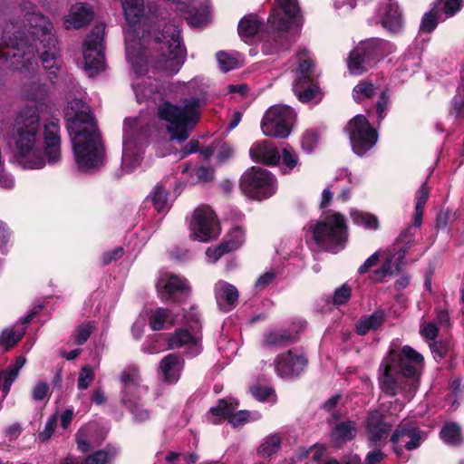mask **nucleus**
Listing matches in <instances>:
<instances>
[{
    "instance_id": "nucleus-36",
    "label": "nucleus",
    "mask_w": 464,
    "mask_h": 464,
    "mask_svg": "<svg viewBox=\"0 0 464 464\" xmlns=\"http://www.w3.org/2000/svg\"><path fill=\"white\" fill-rule=\"evenodd\" d=\"M148 392V387L146 385H136L135 388L128 393L126 387H122L121 390V402L128 408L131 409L139 403L142 397Z\"/></svg>"
},
{
    "instance_id": "nucleus-56",
    "label": "nucleus",
    "mask_w": 464,
    "mask_h": 464,
    "mask_svg": "<svg viewBox=\"0 0 464 464\" xmlns=\"http://www.w3.org/2000/svg\"><path fill=\"white\" fill-rule=\"evenodd\" d=\"M381 251H376L371 255L363 264L358 268V273L363 275L368 273L372 267L376 266L380 261Z\"/></svg>"
},
{
    "instance_id": "nucleus-19",
    "label": "nucleus",
    "mask_w": 464,
    "mask_h": 464,
    "mask_svg": "<svg viewBox=\"0 0 464 464\" xmlns=\"http://www.w3.org/2000/svg\"><path fill=\"white\" fill-rule=\"evenodd\" d=\"M238 402L234 398L220 399L216 406L209 410L211 421L218 423L220 419H227L234 427L244 424L248 420H256L260 418L258 412L251 413L248 411H235Z\"/></svg>"
},
{
    "instance_id": "nucleus-58",
    "label": "nucleus",
    "mask_w": 464,
    "mask_h": 464,
    "mask_svg": "<svg viewBox=\"0 0 464 464\" xmlns=\"http://www.w3.org/2000/svg\"><path fill=\"white\" fill-rule=\"evenodd\" d=\"M188 20L192 26H201L208 22V12L207 8L204 7L201 13L189 14Z\"/></svg>"
},
{
    "instance_id": "nucleus-40",
    "label": "nucleus",
    "mask_w": 464,
    "mask_h": 464,
    "mask_svg": "<svg viewBox=\"0 0 464 464\" xmlns=\"http://www.w3.org/2000/svg\"><path fill=\"white\" fill-rule=\"evenodd\" d=\"M377 88L369 81H361L353 90V98L356 102H361L365 99L372 98L376 92Z\"/></svg>"
},
{
    "instance_id": "nucleus-22",
    "label": "nucleus",
    "mask_w": 464,
    "mask_h": 464,
    "mask_svg": "<svg viewBox=\"0 0 464 464\" xmlns=\"http://www.w3.org/2000/svg\"><path fill=\"white\" fill-rule=\"evenodd\" d=\"M375 24H381L391 33H400L403 28V18L398 4L393 0H381Z\"/></svg>"
},
{
    "instance_id": "nucleus-2",
    "label": "nucleus",
    "mask_w": 464,
    "mask_h": 464,
    "mask_svg": "<svg viewBox=\"0 0 464 464\" xmlns=\"http://www.w3.org/2000/svg\"><path fill=\"white\" fill-rule=\"evenodd\" d=\"M12 136L15 159L24 169H39L46 163L54 165L61 160L60 126L57 119L44 126V147L40 133V114L36 105H25L16 114Z\"/></svg>"
},
{
    "instance_id": "nucleus-45",
    "label": "nucleus",
    "mask_w": 464,
    "mask_h": 464,
    "mask_svg": "<svg viewBox=\"0 0 464 464\" xmlns=\"http://www.w3.org/2000/svg\"><path fill=\"white\" fill-rule=\"evenodd\" d=\"M437 5H435L429 12L425 13L420 25L422 33H430L437 27Z\"/></svg>"
},
{
    "instance_id": "nucleus-14",
    "label": "nucleus",
    "mask_w": 464,
    "mask_h": 464,
    "mask_svg": "<svg viewBox=\"0 0 464 464\" xmlns=\"http://www.w3.org/2000/svg\"><path fill=\"white\" fill-rule=\"evenodd\" d=\"M104 34L105 25L99 24L93 27L84 41L82 47L84 71L90 77L95 76L105 68Z\"/></svg>"
},
{
    "instance_id": "nucleus-12",
    "label": "nucleus",
    "mask_w": 464,
    "mask_h": 464,
    "mask_svg": "<svg viewBox=\"0 0 464 464\" xmlns=\"http://www.w3.org/2000/svg\"><path fill=\"white\" fill-rule=\"evenodd\" d=\"M414 238L411 227H407L401 232L396 240V252H390L380 268L372 271L370 280L374 283H380L385 280L387 276L397 274L402 265L405 255L413 244Z\"/></svg>"
},
{
    "instance_id": "nucleus-24",
    "label": "nucleus",
    "mask_w": 464,
    "mask_h": 464,
    "mask_svg": "<svg viewBox=\"0 0 464 464\" xmlns=\"http://www.w3.org/2000/svg\"><path fill=\"white\" fill-rule=\"evenodd\" d=\"M201 336L197 331L190 333L188 329H179L169 338V346L171 349L186 347L191 355L200 352Z\"/></svg>"
},
{
    "instance_id": "nucleus-54",
    "label": "nucleus",
    "mask_w": 464,
    "mask_h": 464,
    "mask_svg": "<svg viewBox=\"0 0 464 464\" xmlns=\"http://www.w3.org/2000/svg\"><path fill=\"white\" fill-rule=\"evenodd\" d=\"M56 423H57L56 415H52L51 417H49L45 423L44 430L39 433L38 439L43 442L48 440L54 432Z\"/></svg>"
},
{
    "instance_id": "nucleus-27",
    "label": "nucleus",
    "mask_w": 464,
    "mask_h": 464,
    "mask_svg": "<svg viewBox=\"0 0 464 464\" xmlns=\"http://www.w3.org/2000/svg\"><path fill=\"white\" fill-rule=\"evenodd\" d=\"M214 290L217 304L221 310L227 312L237 305L238 291L236 286L225 281H218Z\"/></svg>"
},
{
    "instance_id": "nucleus-8",
    "label": "nucleus",
    "mask_w": 464,
    "mask_h": 464,
    "mask_svg": "<svg viewBox=\"0 0 464 464\" xmlns=\"http://www.w3.org/2000/svg\"><path fill=\"white\" fill-rule=\"evenodd\" d=\"M278 7L284 12L282 17L274 11L268 18V25L275 34V43H265L262 51L266 54L279 53L288 51L295 42V37L288 34L291 21L299 14L297 0H276Z\"/></svg>"
},
{
    "instance_id": "nucleus-35",
    "label": "nucleus",
    "mask_w": 464,
    "mask_h": 464,
    "mask_svg": "<svg viewBox=\"0 0 464 464\" xmlns=\"http://www.w3.org/2000/svg\"><path fill=\"white\" fill-rule=\"evenodd\" d=\"M122 387H126V392L130 393L136 385H143L140 370L136 365L127 366L121 372L120 378Z\"/></svg>"
},
{
    "instance_id": "nucleus-49",
    "label": "nucleus",
    "mask_w": 464,
    "mask_h": 464,
    "mask_svg": "<svg viewBox=\"0 0 464 464\" xmlns=\"http://www.w3.org/2000/svg\"><path fill=\"white\" fill-rule=\"evenodd\" d=\"M89 427H82L76 433V442L79 450L85 453L92 450L91 444L87 439Z\"/></svg>"
},
{
    "instance_id": "nucleus-28",
    "label": "nucleus",
    "mask_w": 464,
    "mask_h": 464,
    "mask_svg": "<svg viewBox=\"0 0 464 464\" xmlns=\"http://www.w3.org/2000/svg\"><path fill=\"white\" fill-rule=\"evenodd\" d=\"M183 367V361L175 354H169L164 357L160 362V370L165 382L169 383L176 382L180 376Z\"/></svg>"
},
{
    "instance_id": "nucleus-62",
    "label": "nucleus",
    "mask_w": 464,
    "mask_h": 464,
    "mask_svg": "<svg viewBox=\"0 0 464 464\" xmlns=\"http://www.w3.org/2000/svg\"><path fill=\"white\" fill-rule=\"evenodd\" d=\"M108 459V453L99 450L86 458L83 464H105Z\"/></svg>"
},
{
    "instance_id": "nucleus-17",
    "label": "nucleus",
    "mask_w": 464,
    "mask_h": 464,
    "mask_svg": "<svg viewBox=\"0 0 464 464\" xmlns=\"http://www.w3.org/2000/svg\"><path fill=\"white\" fill-rule=\"evenodd\" d=\"M426 433L414 422L403 420L392 431L390 442L393 451L400 455L403 450L411 451L418 449L426 440Z\"/></svg>"
},
{
    "instance_id": "nucleus-41",
    "label": "nucleus",
    "mask_w": 464,
    "mask_h": 464,
    "mask_svg": "<svg viewBox=\"0 0 464 464\" xmlns=\"http://www.w3.org/2000/svg\"><path fill=\"white\" fill-rule=\"evenodd\" d=\"M224 244L230 251L239 248L245 242V232L240 227H233L224 237Z\"/></svg>"
},
{
    "instance_id": "nucleus-39",
    "label": "nucleus",
    "mask_w": 464,
    "mask_h": 464,
    "mask_svg": "<svg viewBox=\"0 0 464 464\" xmlns=\"http://www.w3.org/2000/svg\"><path fill=\"white\" fill-rule=\"evenodd\" d=\"M351 217L354 224L366 229L377 230L379 228L378 218L370 213L355 210L352 211Z\"/></svg>"
},
{
    "instance_id": "nucleus-33",
    "label": "nucleus",
    "mask_w": 464,
    "mask_h": 464,
    "mask_svg": "<svg viewBox=\"0 0 464 464\" xmlns=\"http://www.w3.org/2000/svg\"><path fill=\"white\" fill-rule=\"evenodd\" d=\"M295 336L283 330L270 331L264 335V345L267 347H280L292 343Z\"/></svg>"
},
{
    "instance_id": "nucleus-52",
    "label": "nucleus",
    "mask_w": 464,
    "mask_h": 464,
    "mask_svg": "<svg viewBox=\"0 0 464 464\" xmlns=\"http://www.w3.org/2000/svg\"><path fill=\"white\" fill-rule=\"evenodd\" d=\"M282 159L284 165L292 170L298 163V158L293 149L289 146H285L282 150Z\"/></svg>"
},
{
    "instance_id": "nucleus-23",
    "label": "nucleus",
    "mask_w": 464,
    "mask_h": 464,
    "mask_svg": "<svg viewBox=\"0 0 464 464\" xmlns=\"http://www.w3.org/2000/svg\"><path fill=\"white\" fill-rule=\"evenodd\" d=\"M157 291L160 299L169 301L175 294H188L190 286L188 280L182 276L164 273L157 283Z\"/></svg>"
},
{
    "instance_id": "nucleus-31",
    "label": "nucleus",
    "mask_w": 464,
    "mask_h": 464,
    "mask_svg": "<svg viewBox=\"0 0 464 464\" xmlns=\"http://www.w3.org/2000/svg\"><path fill=\"white\" fill-rule=\"evenodd\" d=\"M25 362L24 356H18L14 364L0 373V382L3 380L2 391L4 397L8 394L13 382L18 377L19 372L24 367Z\"/></svg>"
},
{
    "instance_id": "nucleus-55",
    "label": "nucleus",
    "mask_w": 464,
    "mask_h": 464,
    "mask_svg": "<svg viewBox=\"0 0 464 464\" xmlns=\"http://www.w3.org/2000/svg\"><path fill=\"white\" fill-rule=\"evenodd\" d=\"M351 296V288L347 285H343L334 291L333 301L334 304H343Z\"/></svg>"
},
{
    "instance_id": "nucleus-1",
    "label": "nucleus",
    "mask_w": 464,
    "mask_h": 464,
    "mask_svg": "<svg viewBox=\"0 0 464 464\" xmlns=\"http://www.w3.org/2000/svg\"><path fill=\"white\" fill-rule=\"evenodd\" d=\"M127 20L124 27L126 57L136 74L132 83L137 101L141 102L158 92L156 80L141 78L149 64L167 75L177 73L184 63V47L180 32L174 24H168L160 31V24H152L144 17L143 0H121Z\"/></svg>"
},
{
    "instance_id": "nucleus-42",
    "label": "nucleus",
    "mask_w": 464,
    "mask_h": 464,
    "mask_svg": "<svg viewBox=\"0 0 464 464\" xmlns=\"http://www.w3.org/2000/svg\"><path fill=\"white\" fill-rule=\"evenodd\" d=\"M460 427L456 423H448L440 430L441 439L448 444L458 445L462 441Z\"/></svg>"
},
{
    "instance_id": "nucleus-47",
    "label": "nucleus",
    "mask_w": 464,
    "mask_h": 464,
    "mask_svg": "<svg viewBox=\"0 0 464 464\" xmlns=\"http://www.w3.org/2000/svg\"><path fill=\"white\" fill-rule=\"evenodd\" d=\"M95 377V373L93 369L90 365H84L81 369V372L79 373L78 377V389L80 390H86L88 389L91 384L92 383Z\"/></svg>"
},
{
    "instance_id": "nucleus-3",
    "label": "nucleus",
    "mask_w": 464,
    "mask_h": 464,
    "mask_svg": "<svg viewBox=\"0 0 464 464\" xmlns=\"http://www.w3.org/2000/svg\"><path fill=\"white\" fill-rule=\"evenodd\" d=\"M26 20L30 24L28 35H24V33L15 35L10 46L0 49V59L14 70L27 72L30 74L34 72L36 65V50L44 68L51 75L55 76L60 64L53 24L45 16L35 12L28 14Z\"/></svg>"
},
{
    "instance_id": "nucleus-48",
    "label": "nucleus",
    "mask_w": 464,
    "mask_h": 464,
    "mask_svg": "<svg viewBox=\"0 0 464 464\" xmlns=\"http://www.w3.org/2000/svg\"><path fill=\"white\" fill-rule=\"evenodd\" d=\"M50 396V386L45 381L37 382L32 389V397L34 401H44L45 399H49Z\"/></svg>"
},
{
    "instance_id": "nucleus-9",
    "label": "nucleus",
    "mask_w": 464,
    "mask_h": 464,
    "mask_svg": "<svg viewBox=\"0 0 464 464\" xmlns=\"http://www.w3.org/2000/svg\"><path fill=\"white\" fill-rule=\"evenodd\" d=\"M392 51V45L388 41L379 38L362 41L351 51L347 59L348 70L354 75L362 74Z\"/></svg>"
},
{
    "instance_id": "nucleus-29",
    "label": "nucleus",
    "mask_w": 464,
    "mask_h": 464,
    "mask_svg": "<svg viewBox=\"0 0 464 464\" xmlns=\"http://www.w3.org/2000/svg\"><path fill=\"white\" fill-rule=\"evenodd\" d=\"M357 432V426L354 421H343L335 425L331 432L332 441L336 446H341L348 440H353Z\"/></svg>"
},
{
    "instance_id": "nucleus-7",
    "label": "nucleus",
    "mask_w": 464,
    "mask_h": 464,
    "mask_svg": "<svg viewBox=\"0 0 464 464\" xmlns=\"http://www.w3.org/2000/svg\"><path fill=\"white\" fill-rule=\"evenodd\" d=\"M304 229L306 239H313L319 247L330 252L343 248L348 237L345 219L336 212L320 221L309 222Z\"/></svg>"
},
{
    "instance_id": "nucleus-16",
    "label": "nucleus",
    "mask_w": 464,
    "mask_h": 464,
    "mask_svg": "<svg viewBox=\"0 0 464 464\" xmlns=\"http://www.w3.org/2000/svg\"><path fill=\"white\" fill-rule=\"evenodd\" d=\"M353 150L359 156L364 155L378 140L377 131L371 127L363 115H356L346 126Z\"/></svg>"
},
{
    "instance_id": "nucleus-11",
    "label": "nucleus",
    "mask_w": 464,
    "mask_h": 464,
    "mask_svg": "<svg viewBox=\"0 0 464 464\" xmlns=\"http://www.w3.org/2000/svg\"><path fill=\"white\" fill-rule=\"evenodd\" d=\"M147 137V129L140 120L128 118L124 121L121 159V170L124 173H130L140 166Z\"/></svg>"
},
{
    "instance_id": "nucleus-10",
    "label": "nucleus",
    "mask_w": 464,
    "mask_h": 464,
    "mask_svg": "<svg viewBox=\"0 0 464 464\" xmlns=\"http://www.w3.org/2000/svg\"><path fill=\"white\" fill-rule=\"evenodd\" d=\"M297 68L295 71L293 91L302 102L319 101L321 93L316 82L317 75L314 69L313 54L305 49H299L296 53Z\"/></svg>"
},
{
    "instance_id": "nucleus-63",
    "label": "nucleus",
    "mask_w": 464,
    "mask_h": 464,
    "mask_svg": "<svg viewBox=\"0 0 464 464\" xmlns=\"http://www.w3.org/2000/svg\"><path fill=\"white\" fill-rule=\"evenodd\" d=\"M251 392L253 396L260 401L268 400L273 393V391L270 388L260 386L253 387Z\"/></svg>"
},
{
    "instance_id": "nucleus-53",
    "label": "nucleus",
    "mask_w": 464,
    "mask_h": 464,
    "mask_svg": "<svg viewBox=\"0 0 464 464\" xmlns=\"http://www.w3.org/2000/svg\"><path fill=\"white\" fill-rule=\"evenodd\" d=\"M390 103V97L387 91H382L376 103V112L378 118L382 120L386 116V111Z\"/></svg>"
},
{
    "instance_id": "nucleus-37",
    "label": "nucleus",
    "mask_w": 464,
    "mask_h": 464,
    "mask_svg": "<svg viewBox=\"0 0 464 464\" xmlns=\"http://www.w3.org/2000/svg\"><path fill=\"white\" fill-rule=\"evenodd\" d=\"M150 198L159 213H165L169 209L168 203V191L160 184L156 185Z\"/></svg>"
},
{
    "instance_id": "nucleus-61",
    "label": "nucleus",
    "mask_w": 464,
    "mask_h": 464,
    "mask_svg": "<svg viewBox=\"0 0 464 464\" xmlns=\"http://www.w3.org/2000/svg\"><path fill=\"white\" fill-rule=\"evenodd\" d=\"M429 188L426 184H422L416 192V208H423L429 198Z\"/></svg>"
},
{
    "instance_id": "nucleus-6",
    "label": "nucleus",
    "mask_w": 464,
    "mask_h": 464,
    "mask_svg": "<svg viewBox=\"0 0 464 464\" xmlns=\"http://www.w3.org/2000/svg\"><path fill=\"white\" fill-rule=\"evenodd\" d=\"M200 101L188 98L179 104L163 102L158 108V116L166 122L171 140H186L200 119Z\"/></svg>"
},
{
    "instance_id": "nucleus-50",
    "label": "nucleus",
    "mask_w": 464,
    "mask_h": 464,
    "mask_svg": "<svg viewBox=\"0 0 464 464\" xmlns=\"http://www.w3.org/2000/svg\"><path fill=\"white\" fill-rule=\"evenodd\" d=\"M92 325L91 323H85L78 326L74 334V342L81 345L84 343L91 335Z\"/></svg>"
},
{
    "instance_id": "nucleus-18",
    "label": "nucleus",
    "mask_w": 464,
    "mask_h": 464,
    "mask_svg": "<svg viewBox=\"0 0 464 464\" xmlns=\"http://www.w3.org/2000/svg\"><path fill=\"white\" fill-rule=\"evenodd\" d=\"M190 229L193 237L202 242L215 238L220 234L217 216L208 206H201L194 211Z\"/></svg>"
},
{
    "instance_id": "nucleus-64",
    "label": "nucleus",
    "mask_w": 464,
    "mask_h": 464,
    "mask_svg": "<svg viewBox=\"0 0 464 464\" xmlns=\"http://www.w3.org/2000/svg\"><path fill=\"white\" fill-rule=\"evenodd\" d=\"M463 0H447L444 4V12L448 16H453L460 10Z\"/></svg>"
},
{
    "instance_id": "nucleus-38",
    "label": "nucleus",
    "mask_w": 464,
    "mask_h": 464,
    "mask_svg": "<svg viewBox=\"0 0 464 464\" xmlns=\"http://www.w3.org/2000/svg\"><path fill=\"white\" fill-rule=\"evenodd\" d=\"M281 437L278 434H272L266 437L264 442L257 449V453L263 458H267L278 451L281 446Z\"/></svg>"
},
{
    "instance_id": "nucleus-59",
    "label": "nucleus",
    "mask_w": 464,
    "mask_h": 464,
    "mask_svg": "<svg viewBox=\"0 0 464 464\" xmlns=\"http://www.w3.org/2000/svg\"><path fill=\"white\" fill-rule=\"evenodd\" d=\"M276 278V274L274 271H268L261 275L255 284V288L257 291L264 290L267 285H269L274 279Z\"/></svg>"
},
{
    "instance_id": "nucleus-13",
    "label": "nucleus",
    "mask_w": 464,
    "mask_h": 464,
    "mask_svg": "<svg viewBox=\"0 0 464 464\" xmlns=\"http://www.w3.org/2000/svg\"><path fill=\"white\" fill-rule=\"evenodd\" d=\"M240 187L247 196L258 200L271 197L277 189L275 176L265 169L256 167L242 175Z\"/></svg>"
},
{
    "instance_id": "nucleus-15",
    "label": "nucleus",
    "mask_w": 464,
    "mask_h": 464,
    "mask_svg": "<svg viewBox=\"0 0 464 464\" xmlns=\"http://www.w3.org/2000/svg\"><path fill=\"white\" fill-rule=\"evenodd\" d=\"M295 118V113L289 106L273 105L263 117L261 130L266 136L285 139L291 132V125Z\"/></svg>"
},
{
    "instance_id": "nucleus-51",
    "label": "nucleus",
    "mask_w": 464,
    "mask_h": 464,
    "mask_svg": "<svg viewBox=\"0 0 464 464\" xmlns=\"http://www.w3.org/2000/svg\"><path fill=\"white\" fill-rule=\"evenodd\" d=\"M229 252L231 251L228 250L227 245L221 242L215 247H208L206 251V256L209 262L216 263L222 256Z\"/></svg>"
},
{
    "instance_id": "nucleus-5",
    "label": "nucleus",
    "mask_w": 464,
    "mask_h": 464,
    "mask_svg": "<svg viewBox=\"0 0 464 464\" xmlns=\"http://www.w3.org/2000/svg\"><path fill=\"white\" fill-rule=\"evenodd\" d=\"M423 370V356L409 345L392 348L378 369V384L382 392L402 395L410 401L415 395Z\"/></svg>"
},
{
    "instance_id": "nucleus-60",
    "label": "nucleus",
    "mask_w": 464,
    "mask_h": 464,
    "mask_svg": "<svg viewBox=\"0 0 464 464\" xmlns=\"http://www.w3.org/2000/svg\"><path fill=\"white\" fill-rule=\"evenodd\" d=\"M132 414L133 420L136 422H143L150 419V414L147 409L140 407L139 403H136L134 407L129 409Z\"/></svg>"
},
{
    "instance_id": "nucleus-57",
    "label": "nucleus",
    "mask_w": 464,
    "mask_h": 464,
    "mask_svg": "<svg viewBox=\"0 0 464 464\" xmlns=\"http://www.w3.org/2000/svg\"><path fill=\"white\" fill-rule=\"evenodd\" d=\"M319 136L315 130L307 131L302 140L303 149L311 151L318 143Z\"/></svg>"
},
{
    "instance_id": "nucleus-25",
    "label": "nucleus",
    "mask_w": 464,
    "mask_h": 464,
    "mask_svg": "<svg viewBox=\"0 0 464 464\" xmlns=\"http://www.w3.org/2000/svg\"><path fill=\"white\" fill-rule=\"evenodd\" d=\"M93 17V8L91 5L78 2L72 5L68 14L64 17L67 29H79L87 25Z\"/></svg>"
},
{
    "instance_id": "nucleus-34",
    "label": "nucleus",
    "mask_w": 464,
    "mask_h": 464,
    "mask_svg": "<svg viewBox=\"0 0 464 464\" xmlns=\"http://www.w3.org/2000/svg\"><path fill=\"white\" fill-rule=\"evenodd\" d=\"M260 25L261 22L256 15L248 14L244 16L238 24L239 36L245 41L252 38L259 30Z\"/></svg>"
},
{
    "instance_id": "nucleus-46",
    "label": "nucleus",
    "mask_w": 464,
    "mask_h": 464,
    "mask_svg": "<svg viewBox=\"0 0 464 464\" xmlns=\"http://www.w3.org/2000/svg\"><path fill=\"white\" fill-rule=\"evenodd\" d=\"M24 335V331H14L13 329H5L0 335V345L5 347V350L14 346L18 343Z\"/></svg>"
},
{
    "instance_id": "nucleus-30",
    "label": "nucleus",
    "mask_w": 464,
    "mask_h": 464,
    "mask_svg": "<svg viewBox=\"0 0 464 464\" xmlns=\"http://www.w3.org/2000/svg\"><path fill=\"white\" fill-rule=\"evenodd\" d=\"M175 318L171 311L159 307L150 310L149 313V324L151 330L160 331L163 328L170 327L174 324Z\"/></svg>"
},
{
    "instance_id": "nucleus-43",
    "label": "nucleus",
    "mask_w": 464,
    "mask_h": 464,
    "mask_svg": "<svg viewBox=\"0 0 464 464\" xmlns=\"http://www.w3.org/2000/svg\"><path fill=\"white\" fill-rule=\"evenodd\" d=\"M47 95V86L34 81L24 91V96L28 101H42Z\"/></svg>"
},
{
    "instance_id": "nucleus-21",
    "label": "nucleus",
    "mask_w": 464,
    "mask_h": 464,
    "mask_svg": "<svg viewBox=\"0 0 464 464\" xmlns=\"http://www.w3.org/2000/svg\"><path fill=\"white\" fill-rule=\"evenodd\" d=\"M307 360L295 350L280 353L275 360V371L281 378H293L299 375L306 366Z\"/></svg>"
},
{
    "instance_id": "nucleus-32",
    "label": "nucleus",
    "mask_w": 464,
    "mask_h": 464,
    "mask_svg": "<svg viewBox=\"0 0 464 464\" xmlns=\"http://www.w3.org/2000/svg\"><path fill=\"white\" fill-rule=\"evenodd\" d=\"M384 322V313L382 310L375 311L370 315L362 316L356 324L359 334L364 335L371 330H376Z\"/></svg>"
},
{
    "instance_id": "nucleus-26",
    "label": "nucleus",
    "mask_w": 464,
    "mask_h": 464,
    "mask_svg": "<svg viewBox=\"0 0 464 464\" xmlns=\"http://www.w3.org/2000/svg\"><path fill=\"white\" fill-rule=\"evenodd\" d=\"M251 159L266 165H276L280 160V154L276 146L268 140L255 142L250 150Z\"/></svg>"
},
{
    "instance_id": "nucleus-20",
    "label": "nucleus",
    "mask_w": 464,
    "mask_h": 464,
    "mask_svg": "<svg viewBox=\"0 0 464 464\" xmlns=\"http://www.w3.org/2000/svg\"><path fill=\"white\" fill-rule=\"evenodd\" d=\"M392 425L385 420L379 411L369 412L365 420V431L368 444L372 448H382L386 442Z\"/></svg>"
},
{
    "instance_id": "nucleus-4",
    "label": "nucleus",
    "mask_w": 464,
    "mask_h": 464,
    "mask_svg": "<svg viewBox=\"0 0 464 464\" xmlns=\"http://www.w3.org/2000/svg\"><path fill=\"white\" fill-rule=\"evenodd\" d=\"M65 119L79 169L99 168L103 163L104 149L90 106L81 99L72 100Z\"/></svg>"
},
{
    "instance_id": "nucleus-44",
    "label": "nucleus",
    "mask_w": 464,
    "mask_h": 464,
    "mask_svg": "<svg viewBox=\"0 0 464 464\" xmlns=\"http://www.w3.org/2000/svg\"><path fill=\"white\" fill-rule=\"evenodd\" d=\"M217 60L218 62L219 68L223 72H228L237 68L239 64L238 57L234 54L228 53L224 51L217 53Z\"/></svg>"
}]
</instances>
